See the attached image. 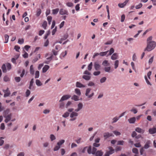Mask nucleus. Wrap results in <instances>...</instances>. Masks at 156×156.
<instances>
[{
	"label": "nucleus",
	"mask_w": 156,
	"mask_h": 156,
	"mask_svg": "<svg viewBox=\"0 0 156 156\" xmlns=\"http://www.w3.org/2000/svg\"><path fill=\"white\" fill-rule=\"evenodd\" d=\"M152 36L148 37L147 40V46L144 49V51H150L153 50L155 47L156 42L154 41H152Z\"/></svg>",
	"instance_id": "f257e3e1"
},
{
	"label": "nucleus",
	"mask_w": 156,
	"mask_h": 156,
	"mask_svg": "<svg viewBox=\"0 0 156 156\" xmlns=\"http://www.w3.org/2000/svg\"><path fill=\"white\" fill-rule=\"evenodd\" d=\"M9 110H6L5 111L4 114V117L5 118V122L6 123H7L11 119L12 116V114L10 113L7 115L9 113Z\"/></svg>",
	"instance_id": "f03ea898"
},
{
	"label": "nucleus",
	"mask_w": 156,
	"mask_h": 156,
	"mask_svg": "<svg viewBox=\"0 0 156 156\" xmlns=\"http://www.w3.org/2000/svg\"><path fill=\"white\" fill-rule=\"evenodd\" d=\"M109 151H107L105 154V156H109L110 154H111L114 152V150L113 147H108Z\"/></svg>",
	"instance_id": "7ed1b4c3"
},
{
	"label": "nucleus",
	"mask_w": 156,
	"mask_h": 156,
	"mask_svg": "<svg viewBox=\"0 0 156 156\" xmlns=\"http://www.w3.org/2000/svg\"><path fill=\"white\" fill-rule=\"evenodd\" d=\"M70 97L71 96L67 94L63 95L59 101V102H62L70 98Z\"/></svg>",
	"instance_id": "20e7f679"
},
{
	"label": "nucleus",
	"mask_w": 156,
	"mask_h": 156,
	"mask_svg": "<svg viewBox=\"0 0 156 156\" xmlns=\"http://www.w3.org/2000/svg\"><path fill=\"white\" fill-rule=\"evenodd\" d=\"M104 137L105 139H107L110 136H113L114 135L112 133H110L108 132L105 133H104Z\"/></svg>",
	"instance_id": "39448f33"
},
{
	"label": "nucleus",
	"mask_w": 156,
	"mask_h": 156,
	"mask_svg": "<svg viewBox=\"0 0 156 156\" xmlns=\"http://www.w3.org/2000/svg\"><path fill=\"white\" fill-rule=\"evenodd\" d=\"M59 14L62 15H68V12L67 10L63 9H61L59 11Z\"/></svg>",
	"instance_id": "423d86ee"
},
{
	"label": "nucleus",
	"mask_w": 156,
	"mask_h": 156,
	"mask_svg": "<svg viewBox=\"0 0 156 156\" xmlns=\"http://www.w3.org/2000/svg\"><path fill=\"white\" fill-rule=\"evenodd\" d=\"M94 67L95 70L96 71H98L100 69L101 66L98 62H95L94 64Z\"/></svg>",
	"instance_id": "0eeeda50"
},
{
	"label": "nucleus",
	"mask_w": 156,
	"mask_h": 156,
	"mask_svg": "<svg viewBox=\"0 0 156 156\" xmlns=\"http://www.w3.org/2000/svg\"><path fill=\"white\" fill-rule=\"evenodd\" d=\"M149 133L151 134H154L156 133V128L153 127L152 128H150L148 130Z\"/></svg>",
	"instance_id": "6e6552de"
},
{
	"label": "nucleus",
	"mask_w": 156,
	"mask_h": 156,
	"mask_svg": "<svg viewBox=\"0 0 156 156\" xmlns=\"http://www.w3.org/2000/svg\"><path fill=\"white\" fill-rule=\"evenodd\" d=\"M103 154V152L102 151V150L97 151L95 154V156H102Z\"/></svg>",
	"instance_id": "1a4fd4ad"
},
{
	"label": "nucleus",
	"mask_w": 156,
	"mask_h": 156,
	"mask_svg": "<svg viewBox=\"0 0 156 156\" xmlns=\"http://www.w3.org/2000/svg\"><path fill=\"white\" fill-rule=\"evenodd\" d=\"M83 107V105L81 103H80L78 105V108L77 109H76L75 111V112H78L82 109Z\"/></svg>",
	"instance_id": "9d476101"
},
{
	"label": "nucleus",
	"mask_w": 156,
	"mask_h": 156,
	"mask_svg": "<svg viewBox=\"0 0 156 156\" xmlns=\"http://www.w3.org/2000/svg\"><path fill=\"white\" fill-rule=\"evenodd\" d=\"M135 131L139 133H143L145 132V130L144 129H142L139 127H137L135 129Z\"/></svg>",
	"instance_id": "9b49d317"
},
{
	"label": "nucleus",
	"mask_w": 156,
	"mask_h": 156,
	"mask_svg": "<svg viewBox=\"0 0 156 156\" xmlns=\"http://www.w3.org/2000/svg\"><path fill=\"white\" fill-rule=\"evenodd\" d=\"M136 118L135 117L131 118L128 120L129 122L131 124H133L135 122Z\"/></svg>",
	"instance_id": "f8f14e48"
},
{
	"label": "nucleus",
	"mask_w": 156,
	"mask_h": 156,
	"mask_svg": "<svg viewBox=\"0 0 156 156\" xmlns=\"http://www.w3.org/2000/svg\"><path fill=\"white\" fill-rule=\"evenodd\" d=\"M82 78L87 81L89 80L91 78V76L89 75H84L82 76Z\"/></svg>",
	"instance_id": "ddd939ff"
},
{
	"label": "nucleus",
	"mask_w": 156,
	"mask_h": 156,
	"mask_svg": "<svg viewBox=\"0 0 156 156\" xmlns=\"http://www.w3.org/2000/svg\"><path fill=\"white\" fill-rule=\"evenodd\" d=\"M76 86L77 87H85V86L83 85L82 83H80L77 82L76 83Z\"/></svg>",
	"instance_id": "4468645a"
},
{
	"label": "nucleus",
	"mask_w": 156,
	"mask_h": 156,
	"mask_svg": "<svg viewBox=\"0 0 156 156\" xmlns=\"http://www.w3.org/2000/svg\"><path fill=\"white\" fill-rule=\"evenodd\" d=\"M49 66L47 65H45L43 68L42 72L43 73H45L47 70L49 69Z\"/></svg>",
	"instance_id": "2eb2a0df"
},
{
	"label": "nucleus",
	"mask_w": 156,
	"mask_h": 156,
	"mask_svg": "<svg viewBox=\"0 0 156 156\" xmlns=\"http://www.w3.org/2000/svg\"><path fill=\"white\" fill-rule=\"evenodd\" d=\"M53 57V55H51L50 57H48L47 58V60H49V61H45L44 63L46 64H48L50 62L51 60H52V59Z\"/></svg>",
	"instance_id": "dca6fc26"
},
{
	"label": "nucleus",
	"mask_w": 156,
	"mask_h": 156,
	"mask_svg": "<svg viewBox=\"0 0 156 156\" xmlns=\"http://www.w3.org/2000/svg\"><path fill=\"white\" fill-rule=\"evenodd\" d=\"M118 56L116 53L113 54L111 56V58L113 60H115L117 59Z\"/></svg>",
	"instance_id": "f3484780"
},
{
	"label": "nucleus",
	"mask_w": 156,
	"mask_h": 156,
	"mask_svg": "<svg viewBox=\"0 0 156 156\" xmlns=\"http://www.w3.org/2000/svg\"><path fill=\"white\" fill-rule=\"evenodd\" d=\"M78 113L76 112H73L71 113L70 115V117L71 118H73L74 117H76L78 115Z\"/></svg>",
	"instance_id": "a211bd4d"
},
{
	"label": "nucleus",
	"mask_w": 156,
	"mask_h": 156,
	"mask_svg": "<svg viewBox=\"0 0 156 156\" xmlns=\"http://www.w3.org/2000/svg\"><path fill=\"white\" fill-rule=\"evenodd\" d=\"M79 97L76 95H74L71 98V99L75 101H78L79 100Z\"/></svg>",
	"instance_id": "6ab92c4d"
},
{
	"label": "nucleus",
	"mask_w": 156,
	"mask_h": 156,
	"mask_svg": "<svg viewBox=\"0 0 156 156\" xmlns=\"http://www.w3.org/2000/svg\"><path fill=\"white\" fill-rule=\"evenodd\" d=\"M102 65L105 66H109L110 64L108 63V61L105 60L103 62Z\"/></svg>",
	"instance_id": "aec40b11"
},
{
	"label": "nucleus",
	"mask_w": 156,
	"mask_h": 156,
	"mask_svg": "<svg viewBox=\"0 0 156 156\" xmlns=\"http://www.w3.org/2000/svg\"><path fill=\"white\" fill-rule=\"evenodd\" d=\"M30 73L32 75H33L34 74V70L33 68V65H31L30 66Z\"/></svg>",
	"instance_id": "412c9836"
},
{
	"label": "nucleus",
	"mask_w": 156,
	"mask_h": 156,
	"mask_svg": "<svg viewBox=\"0 0 156 156\" xmlns=\"http://www.w3.org/2000/svg\"><path fill=\"white\" fill-rule=\"evenodd\" d=\"M59 11V9L58 8L55 9H54L52 10V14L53 15H55L57 14Z\"/></svg>",
	"instance_id": "4be33fe9"
},
{
	"label": "nucleus",
	"mask_w": 156,
	"mask_h": 156,
	"mask_svg": "<svg viewBox=\"0 0 156 156\" xmlns=\"http://www.w3.org/2000/svg\"><path fill=\"white\" fill-rule=\"evenodd\" d=\"M132 151L133 153H135L136 154H139L138 149L136 148H133Z\"/></svg>",
	"instance_id": "5701e85b"
},
{
	"label": "nucleus",
	"mask_w": 156,
	"mask_h": 156,
	"mask_svg": "<svg viewBox=\"0 0 156 156\" xmlns=\"http://www.w3.org/2000/svg\"><path fill=\"white\" fill-rule=\"evenodd\" d=\"M75 91L76 93L79 96H80L81 95V92L80 89L76 88L75 89Z\"/></svg>",
	"instance_id": "b1692460"
},
{
	"label": "nucleus",
	"mask_w": 156,
	"mask_h": 156,
	"mask_svg": "<svg viewBox=\"0 0 156 156\" xmlns=\"http://www.w3.org/2000/svg\"><path fill=\"white\" fill-rule=\"evenodd\" d=\"M150 144V141H148L146 143V144L144 145V148L145 149H147L149 147V144Z\"/></svg>",
	"instance_id": "393cba45"
},
{
	"label": "nucleus",
	"mask_w": 156,
	"mask_h": 156,
	"mask_svg": "<svg viewBox=\"0 0 156 156\" xmlns=\"http://www.w3.org/2000/svg\"><path fill=\"white\" fill-rule=\"evenodd\" d=\"M65 142V140H62L58 142L57 143V145H59L60 146L62 144H63Z\"/></svg>",
	"instance_id": "a878e982"
},
{
	"label": "nucleus",
	"mask_w": 156,
	"mask_h": 156,
	"mask_svg": "<svg viewBox=\"0 0 156 156\" xmlns=\"http://www.w3.org/2000/svg\"><path fill=\"white\" fill-rule=\"evenodd\" d=\"M2 71L3 73H6V69L5 65V64H3L2 67Z\"/></svg>",
	"instance_id": "bb28decb"
},
{
	"label": "nucleus",
	"mask_w": 156,
	"mask_h": 156,
	"mask_svg": "<svg viewBox=\"0 0 156 156\" xmlns=\"http://www.w3.org/2000/svg\"><path fill=\"white\" fill-rule=\"evenodd\" d=\"M111 67H105L104 68V70L105 72L108 73L110 72Z\"/></svg>",
	"instance_id": "cd10ccee"
},
{
	"label": "nucleus",
	"mask_w": 156,
	"mask_h": 156,
	"mask_svg": "<svg viewBox=\"0 0 156 156\" xmlns=\"http://www.w3.org/2000/svg\"><path fill=\"white\" fill-rule=\"evenodd\" d=\"M91 90V89L90 88H88L86 90V92L85 94V95L87 96L88 97V96L89 95H88V94L90 93V92Z\"/></svg>",
	"instance_id": "c85d7f7f"
},
{
	"label": "nucleus",
	"mask_w": 156,
	"mask_h": 156,
	"mask_svg": "<svg viewBox=\"0 0 156 156\" xmlns=\"http://www.w3.org/2000/svg\"><path fill=\"white\" fill-rule=\"evenodd\" d=\"M119 64V61L118 60H116L115 62V68L116 69L118 66Z\"/></svg>",
	"instance_id": "c756f323"
},
{
	"label": "nucleus",
	"mask_w": 156,
	"mask_h": 156,
	"mask_svg": "<svg viewBox=\"0 0 156 156\" xmlns=\"http://www.w3.org/2000/svg\"><path fill=\"white\" fill-rule=\"evenodd\" d=\"M47 25V22L46 21H44L43 24H42V27L44 28V29H46Z\"/></svg>",
	"instance_id": "7c9ffc66"
},
{
	"label": "nucleus",
	"mask_w": 156,
	"mask_h": 156,
	"mask_svg": "<svg viewBox=\"0 0 156 156\" xmlns=\"http://www.w3.org/2000/svg\"><path fill=\"white\" fill-rule=\"evenodd\" d=\"M52 17L51 16H48L47 18V19L48 21V24L49 25L51 24V23L52 20Z\"/></svg>",
	"instance_id": "2f4dec72"
},
{
	"label": "nucleus",
	"mask_w": 156,
	"mask_h": 156,
	"mask_svg": "<svg viewBox=\"0 0 156 156\" xmlns=\"http://www.w3.org/2000/svg\"><path fill=\"white\" fill-rule=\"evenodd\" d=\"M36 85L38 86H41L42 85V84L41 83V81L38 80H36Z\"/></svg>",
	"instance_id": "473e14b6"
},
{
	"label": "nucleus",
	"mask_w": 156,
	"mask_h": 156,
	"mask_svg": "<svg viewBox=\"0 0 156 156\" xmlns=\"http://www.w3.org/2000/svg\"><path fill=\"white\" fill-rule=\"evenodd\" d=\"M41 10L40 9H37L36 16H39L41 14Z\"/></svg>",
	"instance_id": "72a5a7b5"
},
{
	"label": "nucleus",
	"mask_w": 156,
	"mask_h": 156,
	"mask_svg": "<svg viewBox=\"0 0 156 156\" xmlns=\"http://www.w3.org/2000/svg\"><path fill=\"white\" fill-rule=\"evenodd\" d=\"M60 102V103L59 104V108H63L64 106V103L62 101Z\"/></svg>",
	"instance_id": "f704fd0d"
},
{
	"label": "nucleus",
	"mask_w": 156,
	"mask_h": 156,
	"mask_svg": "<svg viewBox=\"0 0 156 156\" xmlns=\"http://www.w3.org/2000/svg\"><path fill=\"white\" fill-rule=\"evenodd\" d=\"M108 51H106L101 52L99 53V55L101 56H104L105 55L107 54V53Z\"/></svg>",
	"instance_id": "c9c22d12"
},
{
	"label": "nucleus",
	"mask_w": 156,
	"mask_h": 156,
	"mask_svg": "<svg viewBox=\"0 0 156 156\" xmlns=\"http://www.w3.org/2000/svg\"><path fill=\"white\" fill-rule=\"evenodd\" d=\"M93 64L92 62H91L90 64L88 65V70L90 71L92 68Z\"/></svg>",
	"instance_id": "e433bc0d"
},
{
	"label": "nucleus",
	"mask_w": 156,
	"mask_h": 156,
	"mask_svg": "<svg viewBox=\"0 0 156 156\" xmlns=\"http://www.w3.org/2000/svg\"><path fill=\"white\" fill-rule=\"evenodd\" d=\"M68 37V35L67 34H65L62 38H61V41H63L66 39Z\"/></svg>",
	"instance_id": "4c0bfd02"
},
{
	"label": "nucleus",
	"mask_w": 156,
	"mask_h": 156,
	"mask_svg": "<svg viewBox=\"0 0 156 156\" xmlns=\"http://www.w3.org/2000/svg\"><path fill=\"white\" fill-rule=\"evenodd\" d=\"M5 43H7L8 41V39L9 38V36L7 34H5Z\"/></svg>",
	"instance_id": "58836bf2"
},
{
	"label": "nucleus",
	"mask_w": 156,
	"mask_h": 156,
	"mask_svg": "<svg viewBox=\"0 0 156 156\" xmlns=\"http://www.w3.org/2000/svg\"><path fill=\"white\" fill-rule=\"evenodd\" d=\"M97 149L95 147H93L92 148V154H95L97 151Z\"/></svg>",
	"instance_id": "ea45409f"
},
{
	"label": "nucleus",
	"mask_w": 156,
	"mask_h": 156,
	"mask_svg": "<svg viewBox=\"0 0 156 156\" xmlns=\"http://www.w3.org/2000/svg\"><path fill=\"white\" fill-rule=\"evenodd\" d=\"M91 150V146H90L87 150V153L89 154H92Z\"/></svg>",
	"instance_id": "a19ab883"
},
{
	"label": "nucleus",
	"mask_w": 156,
	"mask_h": 156,
	"mask_svg": "<svg viewBox=\"0 0 156 156\" xmlns=\"http://www.w3.org/2000/svg\"><path fill=\"white\" fill-rule=\"evenodd\" d=\"M39 72L38 71H36L35 73V78H37L39 77Z\"/></svg>",
	"instance_id": "79ce46f5"
},
{
	"label": "nucleus",
	"mask_w": 156,
	"mask_h": 156,
	"mask_svg": "<svg viewBox=\"0 0 156 156\" xmlns=\"http://www.w3.org/2000/svg\"><path fill=\"white\" fill-rule=\"evenodd\" d=\"M106 79V77H104L101 78L100 80V82L101 83H104L105 82Z\"/></svg>",
	"instance_id": "37998d69"
},
{
	"label": "nucleus",
	"mask_w": 156,
	"mask_h": 156,
	"mask_svg": "<svg viewBox=\"0 0 156 156\" xmlns=\"http://www.w3.org/2000/svg\"><path fill=\"white\" fill-rule=\"evenodd\" d=\"M66 5L69 7H72L73 6V3L70 2H68L66 4Z\"/></svg>",
	"instance_id": "c03bdc74"
},
{
	"label": "nucleus",
	"mask_w": 156,
	"mask_h": 156,
	"mask_svg": "<svg viewBox=\"0 0 156 156\" xmlns=\"http://www.w3.org/2000/svg\"><path fill=\"white\" fill-rule=\"evenodd\" d=\"M101 73V72L100 71H97L94 72L93 73V75L95 76L99 75Z\"/></svg>",
	"instance_id": "a18cd8bd"
},
{
	"label": "nucleus",
	"mask_w": 156,
	"mask_h": 156,
	"mask_svg": "<svg viewBox=\"0 0 156 156\" xmlns=\"http://www.w3.org/2000/svg\"><path fill=\"white\" fill-rule=\"evenodd\" d=\"M69 112H66L62 115V116L64 118H66L69 116Z\"/></svg>",
	"instance_id": "49530a36"
},
{
	"label": "nucleus",
	"mask_w": 156,
	"mask_h": 156,
	"mask_svg": "<svg viewBox=\"0 0 156 156\" xmlns=\"http://www.w3.org/2000/svg\"><path fill=\"white\" fill-rule=\"evenodd\" d=\"M114 50L113 48H111L109 50V54L108 55H111L114 52Z\"/></svg>",
	"instance_id": "de8ad7c7"
},
{
	"label": "nucleus",
	"mask_w": 156,
	"mask_h": 156,
	"mask_svg": "<svg viewBox=\"0 0 156 156\" xmlns=\"http://www.w3.org/2000/svg\"><path fill=\"white\" fill-rule=\"evenodd\" d=\"M50 138L51 141H52L56 139L55 136L53 134H51L50 135Z\"/></svg>",
	"instance_id": "09e8293b"
},
{
	"label": "nucleus",
	"mask_w": 156,
	"mask_h": 156,
	"mask_svg": "<svg viewBox=\"0 0 156 156\" xmlns=\"http://www.w3.org/2000/svg\"><path fill=\"white\" fill-rule=\"evenodd\" d=\"M30 94V92L29 90H27L26 92V97H28Z\"/></svg>",
	"instance_id": "8fccbe9b"
},
{
	"label": "nucleus",
	"mask_w": 156,
	"mask_h": 156,
	"mask_svg": "<svg viewBox=\"0 0 156 156\" xmlns=\"http://www.w3.org/2000/svg\"><path fill=\"white\" fill-rule=\"evenodd\" d=\"M60 146L59 145H57V146H56L54 148V151H57L60 148Z\"/></svg>",
	"instance_id": "3c124183"
},
{
	"label": "nucleus",
	"mask_w": 156,
	"mask_h": 156,
	"mask_svg": "<svg viewBox=\"0 0 156 156\" xmlns=\"http://www.w3.org/2000/svg\"><path fill=\"white\" fill-rule=\"evenodd\" d=\"M15 81L17 82H19L21 80L20 78V77H16L15 78Z\"/></svg>",
	"instance_id": "603ef678"
},
{
	"label": "nucleus",
	"mask_w": 156,
	"mask_h": 156,
	"mask_svg": "<svg viewBox=\"0 0 156 156\" xmlns=\"http://www.w3.org/2000/svg\"><path fill=\"white\" fill-rule=\"evenodd\" d=\"M136 135L137 133H136V132L135 131H133L131 134V136H132V137L133 138L135 137V138Z\"/></svg>",
	"instance_id": "864d4df0"
},
{
	"label": "nucleus",
	"mask_w": 156,
	"mask_h": 156,
	"mask_svg": "<svg viewBox=\"0 0 156 156\" xmlns=\"http://www.w3.org/2000/svg\"><path fill=\"white\" fill-rule=\"evenodd\" d=\"M144 77H145V80H146V82H147V83L148 84V85H151V83L148 80L147 78V77L146 76H144Z\"/></svg>",
	"instance_id": "5fc2aeb1"
},
{
	"label": "nucleus",
	"mask_w": 156,
	"mask_h": 156,
	"mask_svg": "<svg viewBox=\"0 0 156 156\" xmlns=\"http://www.w3.org/2000/svg\"><path fill=\"white\" fill-rule=\"evenodd\" d=\"M113 132L116 136H119L121 135V133L118 131H114Z\"/></svg>",
	"instance_id": "6e6d98bb"
},
{
	"label": "nucleus",
	"mask_w": 156,
	"mask_h": 156,
	"mask_svg": "<svg viewBox=\"0 0 156 156\" xmlns=\"http://www.w3.org/2000/svg\"><path fill=\"white\" fill-rule=\"evenodd\" d=\"M126 5L123 2L122 3L119 4L118 6L120 8H123Z\"/></svg>",
	"instance_id": "4d7b16f0"
},
{
	"label": "nucleus",
	"mask_w": 156,
	"mask_h": 156,
	"mask_svg": "<svg viewBox=\"0 0 156 156\" xmlns=\"http://www.w3.org/2000/svg\"><path fill=\"white\" fill-rule=\"evenodd\" d=\"M142 6V3H140L138 5L136 6L135 8L136 9H138L140 8Z\"/></svg>",
	"instance_id": "13d9d810"
},
{
	"label": "nucleus",
	"mask_w": 156,
	"mask_h": 156,
	"mask_svg": "<svg viewBox=\"0 0 156 156\" xmlns=\"http://www.w3.org/2000/svg\"><path fill=\"white\" fill-rule=\"evenodd\" d=\"M6 66H7V69L8 70H10L11 69V64L9 63H8L6 64Z\"/></svg>",
	"instance_id": "bf43d9fd"
},
{
	"label": "nucleus",
	"mask_w": 156,
	"mask_h": 156,
	"mask_svg": "<svg viewBox=\"0 0 156 156\" xmlns=\"http://www.w3.org/2000/svg\"><path fill=\"white\" fill-rule=\"evenodd\" d=\"M83 74L87 75L90 76L91 75V73L88 72L87 70H86L84 72Z\"/></svg>",
	"instance_id": "052dcab7"
},
{
	"label": "nucleus",
	"mask_w": 156,
	"mask_h": 156,
	"mask_svg": "<svg viewBox=\"0 0 156 156\" xmlns=\"http://www.w3.org/2000/svg\"><path fill=\"white\" fill-rule=\"evenodd\" d=\"M124 141L123 140L118 141L117 142V144L119 145H123Z\"/></svg>",
	"instance_id": "680f3d73"
},
{
	"label": "nucleus",
	"mask_w": 156,
	"mask_h": 156,
	"mask_svg": "<svg viewBox=\"0 0 156 156\" xmlns=\"http://www.w3.org/2000/svg\"><path fill=\"white\" fill-rule=\"evenodd\" d=\"M95 84L92 81H90L88 84L89 86H94Z\"/></svg>",
	"instance_id": "e2e57ef3"
},
{
	"label": "nucleus",
	"mask_w": 156,
	"mask_h": 156,
	"mask_svg": "<svg viewBox=\"0 0 156 156\" xmlns=\"http://www.w3.org/2000/svg\"><path fill=\"white\" fill-rule=\"evenodd\" d=\"M72 104V102L70 101H68L66 103V108H68V107Z\"/></svg>",
	"instance_id": "0e129e2a"
},
{
	"label": "nucleus",
	"mask_w": 156,
	"mask_h": 156,
	"mask_svg": "<svg viewBox=\"0 0 156 156\" xmlns=\"http://www.w3.org/2000/svg\"><path fill=\"white\" fill-rule=\"evenodd\" d=\"M125 19V16L124 14L122 15L121 17V22H123L124 21Z\"/></svg>",
	"instance_id": "69168bd1"
},
{
	"label": "nucleus",
	"mask_w": 156,
	"mask_h": 156,
	"mask_svg": "<svg viewBox=\"0 0 156 156\" xmlns=\"http://www.w3.org/2000/svg\"><path fill=\"white\" fill-rule=\"evenodd\" d=\"M4 80L5 82H7L9 80V79L7 76H5L4 78Z\"/></svg>",
	"instance_id": "338daca9"
},
{
	"label": "nucleus",
	"mask_w": 156,
	"mask_h": 156,
	"mask_svg": "<svg viewBox=\"0 0 156 156\" xmlns=\"http://www.w3.org/2000/svg\"><path fill=\"white\" fill-rule=\"evenodd\" d=\"M80 4H77L76 5L75 7V9L76 11H78L79 10L80 8L79 7Z\"/></svg>",
	"instance_id": "774afa93"
}]
</instances>
